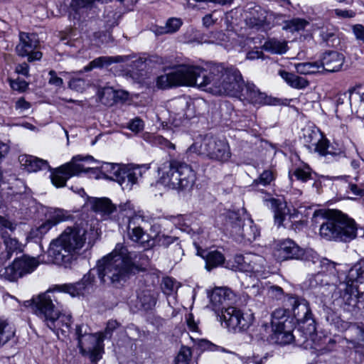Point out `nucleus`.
<instances>
[{
    "instance_id": "1",
    "label": "nucleus",
    "mask_w": 364,
    "mask_h": 364,
    "mask_svg": "<svg viewBox=\"0 0 364 364\" xmlns=\"http://www.w3.org/2000/svg\"><path fill=\"white\" fill-rule=\"evenodd\" d=\"M208 92L215 95L240 97L254 105H272V100L253 83H245L240 70L234 67L225 68L222 64H210Z\"/></svg>"
},
{
    "instance_id": "2",
    "label": "nucleus",
    "mask_w": 364,
    "mask_h": 364,
    "mask_svg": "<svg viewBox=\"0 0 364 364\" xmlns=\"http://www.w3.org/2000/svg\"><path fill=\"white\" fill-rule=\"evenodd\" d=\"M59 286L26 301L24 305L31 306L34 314L56 335L61 332L67 336L70 332L72 316L62 313L63 304L60 297L63 291H60Z\"/></svg>"
},
{
    "instance_id": "3",
    "label": "nucleus",
    "mask_w": 364,
    "mask_h": 364,
    "mask_svg": "<svg viewBox=\"0 0 364 364\" xmlns=\"http://www.w3.org/2000/svg\"><path fill=\"white\" fill-rule=\"evenodd\" d=\"M136 255L121 243L112 252L98 262L102 283L118 287L122 285L136 269Z\"/></svg>"
},
{
    "instance_id": "4",
    "label": "nucleus",
    "mask_w": 364,
    "mask_h": 364,
    "mask_svg": "<svg viewBox=\"0 0 364 364\" xmlns=\"http://www.w3.org/2000/svg\"><path fill=\"white\" fill-rule=\"evenodd\" d=\"M312 223L319 226L320 237L327 241L348 242L356 236L355 221L338 210H316Z\"/></svg>"
},
{
    "instance_id": "5",
    "label": "nucleus",
    "mask_w": 364,
    "mask_h": 364,
    "mask_svg": "<svg viewBox=\"0 0 364 364\" xmlns=\"http://www.w3.org/2000/svg\"><path fill=\"white\" fill-rule=\"evenodd\" d=\"M211 63L206 64L205 67L181 65L174 72L159 76L156 78V85L160 89L174 86L197 87L208 92Z\"/></svg>"
},
{
    "instance_id": "6",
    "label": "nucleus",
    "mask_w": 364,
    "mask_h": 364,
    "mask_svg": "<svg viewBox=\"0 0 364 364\" xmlns=\"http://www.w3.org/2000/svg\"><path fill=\"white\" fill-rule=\"evenodd\" d=\"M159 182L174 190H188L196 180V173L188 164L177 159L167 161L158 168Z\"/></svg>"
},
{
    "instance_id": "7",
    "label": "nucleus",
    "mask_w": 364,
    "mask_h": 364,
    "mask_svg": "<svg viewBox=\"0 0 364 364\" xmlns=\"http://www.w3.org/2000/svg\"><path fill=\"white\" fill-rule=\"evenodd\" d=\"M239 212L228 210L225 214V230L238 242H251L259 235V230L244 209Z\"/></svg>"
},
{
    "instance_id": "8",
    "label": "nucleus",
    "mask_w": 364,
    "mask_h": 364,
    "mask_svg": "<svg viewBox=\"0 0 364 364\" xmlns=\"http://www.w3.org/2000/svg\"><path fill=\"white\" fill-rule=\"evenodd\" d=\"M97 237V229L87 222H81L66 228L57 239L67 247V250L77 254L85 245L87 248L92 247Z\"/></svg>"
},
{
    "instance_id": "9",
    "label": "nucleus",
    "mask_w": 364,
    "mask_h": 364,
    "mask_svg": "<svg viewBox=\"0 0 364 364\" xmlns=\"http://www.w3.org/2000/svg\"><path fill=\"white\" fill-rule=\"evenodd\" d=\"M188 151L220 163H225L231 157L230 146L225 139L208 135L205 136L200 141L194 142Z\"/></svg>"
},
{
    "instance_id": "10",
    "label": "nucleus",
    "mask_w": 364,
    "mask_h": 364,
    "mask_svg": "<svg viewBox=\"0 0 364 364\" xmlns=\"http://www.w3.org/2000/svg\"><path fill=\"white\" fill-rule=\"evenodd\" d=\"M83 162L93 163L95 162V160L92 156L77 155L73 156L70 162L52 171L50 174L52 183L57 188L64 187L67 181L73 176H78L82 172H95V168L85 167Z\"/></svg>"
},
{
    "instance_id": "11",
    "label": "nucleus",
    "mask_w": 364,
    "mask_h": 364,
    "mask_svg": "<svg viewBox=\"0 0 364 364\" xmlns=\"http://www.w3.org/2000/svg\"><path fill=\"white\" fill-rule=\"evenodd\" d=\"M248 15L245 18L247 26L256 30H269L272 27L280 25L283 21V14L266 10L259 6L249 9Z\"/></svg>"
},
{
    "instance_id": "12",
    "label": "nucleus",
    "mask_w": 364,
    "mask_h": 364,
    "mask_svg": "<svg viewBox=\"0 0 364 364\" xmlns=\"http://www.w3.org/2000/svg\"><path fill=\"white\" fill-rule=\"evenodd\" d=\"M303 138L305 146L321 156L338 157L343 155L341 151L335 152L330 147L329 141L324 138L318 130L305 129L303 130Z\"/></svg>"
},
{
    "instance_id": "13",
    "label": "nucleus",
    "mask_w": 364,
    "mask_h": 364,
    "mask_svg": "<svg viewBox=\"0 0 364 364\" xmlns=\"http://www.w3.org/2000/svg\"><path fill=\"white\" fill-rule=\"evenodd\" d=\"M39 264L38 258L23 255L6 267L1 276L9 281L14 282L26 274L33 272Z\"/></svg>"
},
{
    "instance_id": "14",
    "label": "nucleus",
    "mask_w": 364,
    "mask_h": 364,
    "mask_svg": "<svg viewBox=\"0 0 364 364\" xmlns=\"http://www.w3.org/2000/svg\"><path fill=\"white\" fill-rule=\"evenodd\" d=\"M16 228V223L0 215V236L6 250V252H3L1 255L2 259L5 260L9 259L14 252L21 250L18 240L12 235Z\"/></svg>"
},
{
    "instance_id": "15",
    "label": "nucleus",
    "mask_w": 364,
    "mask_h": 364,
    "mask_svg": "<svg viewBox=\"0 0 364 364\" xmlns=\"http://www.w3.org/2000/svg\"><path fill=\"white\" fill-rule=\"evenodd\" d=\"M218 316L222 325L224 324L229 331H245L250 325V320L244 316L241 310L234 306L223 307Z\"/></svg>"
},
{
    "instance_id": "16",
    "label": "nucleus",
    "mask_w": 364,
    "mask_h": 364,
    "mask_svg": "<svg viewBox=\"0 0 364 364\" xmlns=\"http://www.w3.org/2000/svg\"><path fill=\"white\" fill-rule=\"evenodd\" d=\"M104 338L97 333L89 332L81 337L78 347L82 355H89L92 362H97L102 358L104 353Z\"/></svg>"
},
{
    "instance_id": "17",
    "label": "nucleus",
    "mask_w": 364,
    "mask_h": 364,
    "mask_svg": "<svg viewBox=\"0 0 364 364\" xmlns=\"http://www.w3.org/2000/svg\"><path fill=\"white\" fill-rule=\"evenodd\" d=\"M38 44L39 42L35 34L20 32L19 43L16 47V51L19 56H27L29 62L38 60L42 58V53L36 50Z\"/></svg>"
},
{
    "instance_id": "18",
    "label": "nucleus",
    "mask_w": 364,
    "mask_h": 364,
    "mask_svg": "<svg viewBox=\"0 0 364 364\" xmlns=\"http://www.w3.org/2000/svg\"><path fill=\"white\" fill-rule=\"evenodd\" d=\"M151 220V217L145 215L144 212H139L136 216L132 218V220L128 223L127 227L129 238L144 247L151 246L149 243V235L145 233L141 227L143 223H150Z\"/></svg>"
},
{
    "instance_id": "19",
    "label": "nucleus",
    "mask_w": 364,
    "mask_h": 364,
    "mask_svg": "<svg viewBox=\"0 0 364 364\" xmlns=\"http://www.w3.org/2000/svg\"><path fill=\"white\" fill-rule=\"evenodd\" d=\"M96 275H98V277L100 278L99 263L97 264V268L91 269L83 276L82 279L80 282L74 284L60 285L58 288L60 291L68 293L72 296L84 294L89 292V291L92 288Z\"/></svg>"
},
{
    "instance_id": "20",
    "label": "nucleus",
    "mask_w": 364,
    "mask_h": 364,
    "mask_svg": "<svg viewBox=\"0 0 364 364\" xmlns=\"http://www.w3.org/2000/svg\"><path fill=\"white\" fill-rule=\"evenodd\" d=\"M48 255V262L58 265H67L72 262L75 253L67 250V247L56 239L50 243Z\"/></svg>"
},
{
    "instance_id": "21",
    "label": "nucleus",
    "mask_w": 364,
    "mask_h": 364,
    "mask_svg": "<svg viewBox=\"0 0 364 364\" xmlns=\"http://www.w3.org/2000/svg\"><path fill=\"white\" fill-rule=\"evenodd\" d=\"M286 306L289 307L294 317L299 321H307L310 318L311 313L308 302L296 296H290L286 300Z\"/></svg>"
},
{
    "instance_id": "22",
    "label": "nucleus",
    "mask_w": 364,
    "mask_h": 364,
    "mask_svg": "<svg viewBox=\"0 0 364 364\" xmlns=\"http://www.w3.org/2000/svg\"><path fill=\"white\" fill-rule=\"evenodd\" d=\"M346 287L342 299L346 305L355 306L358 303L364 301V289L353 282L346 279Z\"/></svg>"
},
{
    "instance_id": "23",
    "label": "nucleus",
    "mask_w": 364,
    "mask_h": 364,
    "mask_svg": "<svg viewBox=\"0 0 364 364\" xmlns=\"http://www.w3.org/2000/svg\"><path fill=\"white\" fill-rule=\"evenodd\" d=\"M303 254V250L291 240L281 242L276 252V255L282 260L299 259Z\"/></svg>"
},
{
    "instance_id": "24",
    "label": "nucleus",
    "mask_w": 364,
    "mask_h": 364,
    "mask_svg": "<svg viewBox=\"0 0 364 364\" xmlns=\"http://www.w3.org/2000/svg\"><path fill=\"white\" fill-rule=\"evenodd\" d=\"M344 63L343 54L336 51L326 52L321 58L320 65L328 72H337L340 70Z\"/></svg>"
},
{
    "instance_id": "25",
    "label": "nucleus",
    "mask_w": 364,
    "mask_h": 364,
    "mask_svg": "<svg viewBox=\"0 0 364 364\" xmlns=\"http://www.w3.org/2000/svg\"><path fill=\"white\" fill-rule=\"evenodd\" d=\"M232 296V292L230 289L225 287L215 288L210 295V304L213 306V310L218 312L225 307V304L227 301L230 300Z\"/></svg>"
},
{
    "instance_id": "26",
    "label": "nucleus",
    "mask_w": 364,
    "mask_h": 364,
    "mask_svg": "<svg viewBox=\"0 0 364 364\" xmlns=\"http://www.w3.org/2000/svg\"><path fill=\"white\" fill-rule=\"evenodd\" d=\"M19 163L29 172H36L40 170H51L46 160L41 159L32 155L22 154L18 157Z\"/></svg>"
},
{
    "instance_id": "27",
    "label": "nucleus",
    "mask_w": 364,
    "mask_h": 364,
    "mask_svg": "<svg viewBox=\"0 0 364 364\" xmlns=\"http://www.w3.org/2000/svg\"><path fill=\"white\" fill-rule=\"evenodd\" d=\"M140 171L138 169L122 168L116 178H114V181H117L123 190L130 191L133 185L136 183Z\"/></svg>"
},
{
    "instance_id": "28",
    "label": "nucleus",
    "mask_w": 364,
    "mask_h": 364,
    "mask_svg": "<svg viewBox=\"0 0 364 364\" xmlns=\"http://www.w3.org/2000/svg\"><path fill=\"white\" fill-rule=\"evenodd\" d=\"M198 254L204 259L205 262V269L208 271H210L212 269L221 265L225 261L223 255L218 250H203Z\"/></svg>"
},
{
    "instance_id": "29",
    "label": "nucleus",
    "mask_w": 364,
    "mask_h": 364,
    "mask_svg": "<svg viewBox=\"0 0 364 364\" xmlns=\"http://www.w3.org/2000/svg\"><path fill=\"white\" fill-rule=\"evenodd\" d=\"M346 279L356 284L359 283L364 289V259H360L349 269Z\"/></svg>"
},
{
    "instance_id": "30",
    "label": "nucleus",
    "mask_w": 364,
    "mask_h": 364,
    "mask_svg": "<svg viewBox=\"0 0 364 364\" xmlns=\"http://www.w3.org/2000/svg\"><path fill=\"white\" fill-rule=\"evenodd\" d=\"M279 75L290 87L295 89H304L309 84L305 77L298 76L291 73L281 70L279 71Z\"/></svg>"
},
{
    "instance_id": "31",
    "label": "nucleus",
    "mask_w": 364,
    "mask_h": 364,
    "mask_svg": "<svg viewBox=\"0 0 364 364\" xmlns=\"http://www.w3.org/2000/svg\"><path fill=\"white\" fill-rule=\"evenodd\" d=\"M246 261L250 263V273L255 274L257 277L262 275L266 264L265 259L263 257L247 253Z\"/></svg>"
},
{
    "instance_id": "32",
    "label": "nucleus",
    "mask_w": 364,
    "mask_h": 364,
    "mask_svg": "<svg viewBox=\"0 0 364 364\" xmlns=\"http://www.w3.org/2000/svg\"><path fill=\"white\" fill-rule=\"evenodd\" d=\"M262 48L272 54L282 55L288 50L287 43L285 41H279L277 38H269L262 46Z\"/></svg>"
},
{
    "instance_id": "33",
    "label": "nucleus",
    "mask_w": 364,
    "mask_h": 364,
    "mask_svg": "<svg viewBox=\"0 0 364 364\" xmlns=\"http://www.w3.org/2000/svg\"><path fill=\"white\" fill-rule=\"evenodd\" d=\"M290 311L289 307L287 309H277L274 310L272 314V331H281L285 327V321H287V314Z\"/></svg>"
},
{
    "instance_id": "34",
    "label": "nucleus",
    "mask_w": 364,
    "mask_h": 364,
    "mask_svg": "<svg viewBox=\"0 0 364 364\" xmlns=\"http://www.w3.org/2000/svg\"><path fill=\"white\" fill-rule=\"evenodd\" d=\"M122 60L121 56L109 57V56H102L92 60L89 65L84 67L83 70L79 71L80 73L82 72H88L93 68H102L104 65H110L113 63L120 62Z\"/></svg>"
},
{
    "instance_id": "35",
    "label": "nucleus",
    "mask_w": 364,
    "mask_h": 364,
    "mask_svg": "<svg viewBox=\"0 0 364 364\" xmlns=\"http://www.w3.org/2000/svg\"><path fill=\"white\" fill-rule=\"evenodd\" d=\"M14 326L7 321L0 320V348L4 346L15 336Z\"/></svg>"
},
{
    "instance_id": "36",
    "label": "nucleus",
    "mask_w": 364,
    "mask_h": 364,
    "mask_svg": "<svg viewBox=\"0 0 364 364\" xmlns=\"http://www.w3.org/2000/svg\"><path fill=\"white\" fill-rule=\"evenodd\" d=\"M182 24L183 22L181 18H170L166 21L165 26L157 27L154 32L156 35L173 33L181 28Z\"/></svg>"
},
{
    "instance_id": "37",
    "label": "nucleus",
    "mask_w": 364,
    "mask_h": 364,
    "mask_svg": "<svg viewBox=\"0 0 364 364\" xmlns=\"http://www.w3.org/2000/svg\"><path fill=\"white\" fill-rule=\"evenodd\" d=\"M92 208L95 212L109 215L116 208L109 198H102L95 199L92 204Z\"/></svg>"
},
{
    "instance_id": "38",
    "label": "nucleus",
    "mask_w": 364,
    "mask_h": 364,
    "mask_svg": "<svg viewBox=\"0 0 364 364\" xmlns=\"http://www.w3.org/2000/svg\"><path fill=\"white\" fill-rule=\"evenodd\" d=\"M188 102L184 99L173 100L170 103V112L173 115L174 119L181 120L185 116V109Z\"/></svg>"
},
{
    "instance_id": "39",
    "label": "nucleus",
    "mask_w": 364,
    "mask_h": 364,
    "mask_svg": "<svg viewBox=\"0 0 364 364\" xmlns=\"http://www.w3.org/2000/svg\"><path fill=\"white\" fill-rule=\"evenodd\" d=\"M284 23L282 28L284 30L289 31L291 32L299 31L305 28L309 24V22L304 18H296L289 21L284 20L283 15V21H280V24Z\"/></svg>"
},
{
    "instance_id": "40",
    "label": "nucleus",
    "mask_w": 364,
    "mask_h": 364,
    "mask_svg": "<svg viewBox=\"0 0 364 364\" xmlns=\"http://www.w3.org/2000/svg\"><path fill=\"white\" fill-rule=\"evenodd\" d=\"M320 37L328 46H336L340 43L337 31L335 28H323L320 31Z\"/></svg>"
},
{
    "instance_id": "41",
    "label": "nucleus",
    "mask_w": 364,
    "mask_h": 364,
    "mask_svg": "<svg viewBox=\"0 0 364 364\" xmlns=\"http://www.w3.org/2000/svg\"><path fill=\"white\" fill-rule=\"evenodd\" d=\"M321 65L319 62L300 63L295 64L296 72L301 75H311L319 72Z\"/></svg>"
},
{
    "instance_id": "42",
    "label": "nucleus",
    "mask_w": 364,
    "mask_h": 364,
    "mask_svg": "<svg viewBox=\"0 0 364 364\" xmlns=\"http://www.w3.org/2000/svg\"><path fill=\"white\" fill-rule=\"evenodd\" d=\"M100 169L105 178L114 181V178H116L122 168L117 164L102 162Z\"/></svg>"
},
{
    "instance_id": "43",
    "label": "nucleus",
    "mask_w": 364,
    "mask_h": 364,
    "mask_svg": "<svg viewBox=\"0 0 364 364\" xmlns=\"http://www.w3.org/2000/svg\"><path fill=\"white\" fill-rule=\"evenodd\" d=\"M138 298L144 310L151 309L156 305V295L150 291H143Z\"/></svg>"
},
{
    "instance_id": "44",
    "label": "nucleus",
    "mask_w": 364,
    "mask_h": 364,
    "mask_svg": "<svg viewBox=\"0 0 364 364\" xmlns=\"http://www.w3.org/2000/svg\"><path fill=\"white\" fill-rule=\"evenodd\" d=\"M274 180V175L273 171L264 170L257 178L253 181L252 186L256 188H259L260 186L264 187L270 185Z\"/></svg>"
},
{
    "instance_id": "45",
    "label": "nucleus",
    "mask_w": 364,
    "mask_h": 364,
    "mask_svg": "<svg viewBox=\"0 0 364 364\" xmlns=\"http://www.w3.org/2000/svg\"><path fill=\"white\" fill-rule=\"evenodd\" d=\"M47 220L56 225L58 223L66 219V215L63 210L58 208H50L46 213Z\"/></svg>"
},
{
    "instance_id": "46",
    "label": "nucleus",
    "mask_w": 364,
    "mask_h": 364,
    "mask_svg": "<svg viewBox=\"0 0 364 364\" xmlns=\"http://www.w3.org/2000/svg\"><path fill=\"white\" fill-rule=\"evenodd\" d=\"M247 258V254L235 257L233 267L235 271L250 273V263L246 261Z\"/></svg>"
},
{
    "instance_id": "47",
    "label": "nucleus",
    "mask_w": 364,
    "mask_h": 364,
    "mask_svg": "<svg viewBox=\"0 0 364 364\" xmlns=\"http://www.w3.org/2000/svg\"><path fill=\"white\" fill-rule=\"evenodd\" d=\"M119 213L124 217L128 218V222L132 220V218L136 216L140 211L136 212L134 205L130 201L121 203L119 205Z\"/></svg>"
},
{
    "instance_id": "48",
    "label": "nucleus",
    "mask_w": 364,
    "mask_h": 364,
    "mask_svg": "<svg viewBox=\"0 0 364 364\" xmlns=\"http://www.w3.org/2000/svg\"><path fill=\"white\" fill-rule=\"evenodd\" d=\"M314 173L309 167L298 168L294 171V176L297 180L306 182L309 180H314Z\"/></svg>"
},
{
    "instance_id": "49",
    "label": "nucleus",
    "mask_w": 364,
    "mask_h": 364,
    "mask_svg": "<svg viewBox=\"0 0 364 364\" xmlns=\"http://www.w3.org/2000/svg\"><path fill=\"white\" fill-rule=\"evenodd\" d=\"M191 357L190 348L182 346L176 358V364H188Z\"/></svg>"
},
{
    "instance_id": "50",
    "label": "nucleus",
    "mask_w": 364,
    "mask_h": 364,
    "mask_svg": "<svg viewBox=\"0 0 364 364\" xmlns=\"http://www.w3.org/2000/svg\"><path fill=\"white\" fill-rule=\"evenodd\" d=\"M175 239L171 236L164 234H158L154 239L153 242L151 244L153 245L156 244L159 246L168 247L174 242Z\"/></svg>"
},
{
    "instance_id": "51",
    "label": "nucleus",
    "mask_w": 364,
    "mask_h": 364,
    "mask_svg": "<svg viewBox=\"0 0 364 364\" xmlns=\"http://www.w3.org/2000/svg\"><path fill=\"white\" fill-rule=\"evenodd\" d=\"M272 331L274 332V334L277 337V341L281 344L289 343L293 340V334L290 331H285V328L281 331Z\"/></svg>"
},
{
    "instance_id": "52",
    "label": "nucleus",
    "mask_w": 364,
    "mask_h": 364,
    "mask_svg": "<svg viewBox=\"0 0 364 364\" xmlns=\"http://www.w3.org/2000/svg\"><path fill=\"white\" fill-rule=\"evenodd\" d=\"M178 285L177 282L171 277H166L163 280L162 289L164 294H170L174 290L177 289Z\"/></svg>"
},
{
    "instance_id": "53",
    "label": "nucleus",
    "mask_w": 364,
    "mask_h": 364,
    "mask_svg": "<svg viewBox=\"0 0 364 364\" xmlns=\"http://www.w3.org/2000/svg\"><path fill=\"white\" fill-rule=\"evenodd\" d=\"M119 326V323L115 320H110L107 322V326L104 331V332L99 333L102 337L105 338H110L112 333L114 330H116Z\"/></svg>"
},
{
    "instance_id": "54",
    "label": "nucleus",
    "mask_w": 364,
    "mask_h": 364,
    "mask_svg": "<svg viewBox=\"0 0 364 364\" xmlns=\"http://www.w3.org/2000/svg\"><path fill=\"white\" fill-rule=\"evenodd\" d=\"M69 87L72 90L82 92L86 87V82L82 78H72L69 82Z\"/></svg>"
},
{
    "instance_id": "55",
    "label": "nucleus",
    "mask_w": 364,
    "mask_h": 364,
    "mask_svg": "<svg viewBox=\"0 0 364 364\" xmlns=\"http://www.w3.org/2000/svg\"><path fill=\"white\" fill-rule=\"evenodd\" d=\"M48 75L50 76L48 80V83L50 85H54L58 87H60L63 85V79L57 75V73L55 70H50Z\"/></svg>"
},
{
    "instance_id": "56",
    "label": "nucleus",
    "mask_w": 364,
    "mask_h": 364,
    "mask_svg": "<svg viewBox=\"0 0 364 364\" xmlns=\"http://www.w3.org/2000/svg\"><path fill=\"white\" fill-rule=\"evenodd\" d=\"M10 85L14 90L19 92L25 91L28 87V83L25 80L20 79L11 81Z\"/></svg>"
},
{
    "instance_id": "57",
    "label": "nucleus",
    "mask_w": 364,
    "mask_h": 364,
    "mask_svg": "<svg viewBox=\"0 0 364 364\" xmlns=\"http://www.w3.org/2000/svg\"><path fill=\"white\" fill-rule=\"evenodd\" d=\"M89 332L90 328L87 325H76L75 328V335L76 336V338L77 339L78 343H80V338L84 337V336L87 334Z\"/></svg>"
},
{
    "instance_id": "58",
    "label": "nucleus",
    "mask_w": 364,
    "mask_h": 364,
    "mask_svg": "<svg viewBox=\"0 0 364 364\" xmlns=\"http://www.w3.org/2000/svg\"><path fill=\"white\" fill-rule=\"evenodd\" d=\"M283 289L278 286H271L268 289V294L272 298L279 299L283 296Z\"/></svg>"
},
{
    "instance_id": "59",
    "label": "nucleus",
    "mask_w": 364,
    "mask_h": 364,
    "mask_svg": "<svg viewBox=\"0 0 364 364\" xmlns=\"http://www.w3.org/2000/svg\"><path fill=\"white\" fill-rule=\"evenodd\" d=\"M53 223L49 222L47 219L46 220L42 223L37 229H36V236L46 234L52 227H53Z\"/></svg>"
},
{
    "instance_id": "60",
    "label": "nucleus",
    "mask_w": 364,
    "mask_h": 364,
    "mask_svg": "<svg viewBox=\"0 0 364 364\" xmlns=\"http://www.w3.org/2000/svg\"><path fill=\"white\" fill-rule=\"evenodd\" d=\"M129 128L134 132H139L144 128V122L141 119L136 118L133 119L129 125Z\"/></svg>"
},
{
    "instance_id": "61",
    "label": "nucleus",
    "mask_w": 364,
    "mask_h": 364,
    "mask_svg": "<svg viewBox=\"0 0 364 364\" xmlns=\"http://www.w3.org/2000/svg\"><path fill=\"white\" fill-rule=\"evenodd\" d=\"M353 31L356 39L364 43V26L361 24H356L353 26Z\"/></svg>"
},
{
    "instance_id": "62",
    "label": "nucleus",
    "mask_w": 364,
    "mask_h": 364,
    "mask_svg": "<svg viewBox=\"0 0 364 364\" xmlns=\"http://www.w3.org/2000/svg\"><path fill=\"white\" fill-rule=\"evenodd\" d=\"M334 13L336 16L343 18H350L355 15V13L351 10L335 9Z\"/></svg>"
},
{
    "instance_id": "63",
    "label": "nucleus",
    "mask_w": 364,
    "mask_h": 364,
    "mask_svg": "<svg viewBox=\"0 0 364 364\" xmlns=\"http://www.w3.org/2000/svg\"><path fill=\"white\" fill-rule=\"evenodd\" d=\"M246 58L250 60L264 59V54L262 50H250L247 53Z\"/></svg>"
},
{
    "instance_id": "64",
    "label": "nucleus",
    "mask_w": 364,
    "mask_h": 364,
    "mask_svg": "<svg viewBox=\"0 0 364 364\" xmlns=\"http://www.w3.org/2000/svg\"><path fill=\"white\" fill-rule=\"evenodd\" d=\"M322 277H323V274L321 273H318L315 275H312L309 278L310 287H311V288L316 287L320 284V282L322 281Z\"/></svg>"
}]
</instances>
